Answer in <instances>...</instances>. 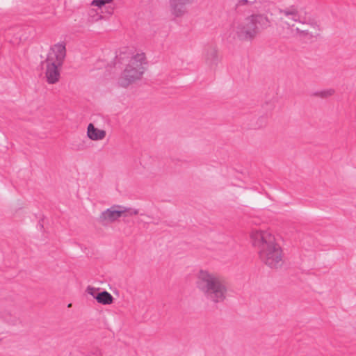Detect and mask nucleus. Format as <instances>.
Here are the masks:
<instances>
[{"label": "nucleus", "instance_id": "2", "mask_svg": "<svg viewBox=\"0 0 356 356\" xmlns=\"http://www.w3.org/2000/svg\"><path fill=\"white\" fill-rule=\"evenodd\" d=\"M196 278L197 288L207 300L218 303L226 298L227 284L221 276L207 270L200 269Z\"/></svg>", "mask_w": 356, "mask_h": 356}, {"label": "nucleus", "instance_id": "6", "mask_svg": "<svg viewBox=\"0 0 356 356\" xmlns=\"http://www.w3.org/2000/svg\"><path fill=\"white\" fill-rule=\"evenodd\" d=\"M254 26L252 21L249 17H247L244 20L234 24L233 30L239 39L250 40L257 34L256 28Z\"/></svg>", "mask_w": 356, "mask_h": 356}, {"label": "nucleus", "instance_id": "9", "mask_svg": "<svg viewBox=\"0 0 356 356\" xmlns=\"http://www.w3.org/2000/svg\"><path fill=\"white\" fill-rule=\"evenodd\" d=\"M65 56L66 49L65 44L58 43L51 48L46 60L62 65Z\"/></svg>", "mask_w": 356, "mask_h": 356}, {"label": "nucleus", "instance_id": "11", "mask_svg": "<svg viewBox=\"0 0 356 356\" xmlns=\"http://www.w3.org/2000/svg\"><path fill=\"white\" fill-rule=\"evenodd\" d=\"M106 131L96 128L93 124L90 123L87 128V136L92 140H102L106 137Z\"/></svg>", "mask_w": 356, "mask_h": 356}, {"label": "nucleus", "instance_id": "16", "mask_svg": "<svg viewBox=\"0 0 356 356\" xmlns=\"http://www.w3.org/2000/svg\"><path fill=\"white\" fill-rule=\"evenodd\" d=\"M86 292L88 294H90V296H92L95 299V296H97V294L98 293L97 291V290L94 287H92V286H88L86 289Z\"/></svg>", "mask_w": 356, "mask_h": 356}, {"label": "nucleus", "instance_id": "14", "mask_svg": "<svg viewBox=\"0 0 356 356\" xmlns=\"http://www.w3.org/2000/svg\"><path fill=\"white\" fill-rule=\"evenodd\" d=\"M334 90L332 88L325 89L316 92V95L321 97H328L333 95Z\"/></svg>", "mask_w": 356, "mask_h": 356}, {"label": "nucleus", "instance_id": "1", "mask_svg": "<svg viewBox=\"0 0 356 356\" xmlns=\"http://www.w3.org/2000/svg\"><path fill=\"white\" fill-rule=\"evenodd\" d=\"M250 238L253 246L258 249L260 259L272 268L282 265V251L275 241L274 235L268 229H252Z\"/></svg>", "mask_w": 356, "mask_h": 356}, {"label": "nucleus", "instance_id": "13", "mask_svg": "<svg viewBox=\"0 0 356 356\" xmlns=\"http://www.w3.org/2000/svg\"><path fill=\"white\" fill-rule=\"evenodd\" d=\"M296 31L299 33L300 36H308L309 38H314L318 36V33L316 31L315 33H310L307 30H301L299 28L296 29Z\"/></svg>", "mask_w": 356, "mask_h": 356}, {"label": "nucleus", "instance_id": "17", "mask_svg": "<svg viewBox=\"0 0 356 356\" xmlns=\"http://www.w3.org/2000/svg\"><path fill=\"white\" fill-rule=\"evenodd\" d=\"M254 2V0L253 1H249V0H238V3L236 4L237 6H244L247 5L248 3H252Z\"/></svg>", "mask_w": 356, "mask_h": 356}, {"label": "nucleus", "instance_id": "19", "mask_svg": "<svg viewBox=\"0 0 356 356\" xmlns=\"http://www.w3.org/2000/svg\"><path fill=\"white\" fill-rule=\"evenodd\" d=\"M211 56L213 57V58H216V51H213L211 52Z\"/></svg>", "mask_w": 356, "mask_h": 356}, {"label": "nucleus", "instance_id": "5", "mask_svg": "<svg viewBox=\"0 0 356 356\" xmlns=\"http://www.w3.org/2000/svg\"><path fill=\"white\" fill-rule=\"evenodd\" d=\"M138 213V209L127 208L122 205H113L102 211L99 220L102 225H108L116 221L122 216H131Z\"/></svg>", "mask_w": 356, "mask_h": 356}, {"label": "nucleus", "instance_id": "8", "mask_svg": "<svg viewBox=\"0 0 356 356\" xmlns=\"http://www.w3.org/2000/svg\"><path fill=\"white\" fill-rule=\"evenodd\" d=\"M45 68V78L49 84L56 83L60 76L59 67L62 65L45 60L44 62Z\"/></svg>", "mask_w": 356, "mask_h": 356}, {"label": "nucleus", "instance_id": "15", "mask_svg": "<svg viewBox=\"0 0 356 356\" xmlns=\"http://www.w3.org/2000/svg\"><path fill=\"white\" fill-rule=\"evenodd\" d=\"M113 1V0H93L92 5L101 8L106 4L111 3Z\"/></svg>", "mask_w": 356, "mask_h": 356}, {"label": "nucleus", "instance_id": "12", "mask_svg": "<svg viewBox=\"0 0 356 356\" xmlns=\"http://www.w3.org/2000/svg\"><path fill=\"white\" fill-rule=\"evenodd\" d=\"M95 300L100 304L110 305L113 302V298L111 293L104 291L97 293V296H95Z\"/></svg>", "mask_w": 356, "mask_h": 356}, {"label": "nucleus", "instance_id": "10", "mask_svg": "<svg viewBox=\"0 0 356 356\" xmlns=\"http://www.w3.org/2000/svg\"><path fill=\"white\" fill-rule=\"evenodd\" d=\"M248 17L252 21L257 33L260 29H266L270 26V21L264 15H252Z\"/></svg>", "mask_w": 356, "mask_h": 356}, {"label": "nucleus", "instance_id": "7", "mask_svg": "<svg viewBox=\"0 0 356 356\" xmlns=\"http://www.w3.org/2000/svg\"><path fill=\"white\" fill-rule=\"evenodd\" d=\"M193 0H169L170 13L175 18H181L188 13V6Z\"/></svg>", "mask_w": 356, "mask_h": 356}, {"label": "nucleus", "instance_id": "4", "mask_svg": "<svg viewBox=\"0 0 356 356\" xmlns=\"http://www.w3.org/2000/svg\"><path fill=\"white\" fill-rule=\"evenodd\" d=\"M280 21L290 26L288 20L298 22L302 24H310L311 17L309 13L305 8L296 5H292L289 7L280 9Z\"/></svg>", "mask_w": 356, "mask_h": 356}, {"label": "nucleus", "instance_id": "18", "mask_svg": "<svg viewBox=\"0 0 356 356\" xmlns=\"http://www.w3.org/2000/svg\"><path fill=\"white\" fill-rule=\"evenodd\" d=\"M311 23L312 24H310L309 25H311L312 26H313L315 29L316 28V30H318V26L315 23H314L312 19H311Z\"/></svg>", "mask_w": 356, "mask_h": 356}, {"label": "nucleus", "instance_id": "3", "mask_svg": "<svg viewBox=\"0 0 356 356\" xmlns=\"http://www.w3.org/2000/svg\"><path fill=\"white\" fill-rule=\"evenodd\" d=\"M146 57L144 53L138 52L129 60L120 79L119 84L127 87L134 81L140 79L145 72Z\"/></svg>", "mask_w": 356, "mask_h": 356}]
</instances>
